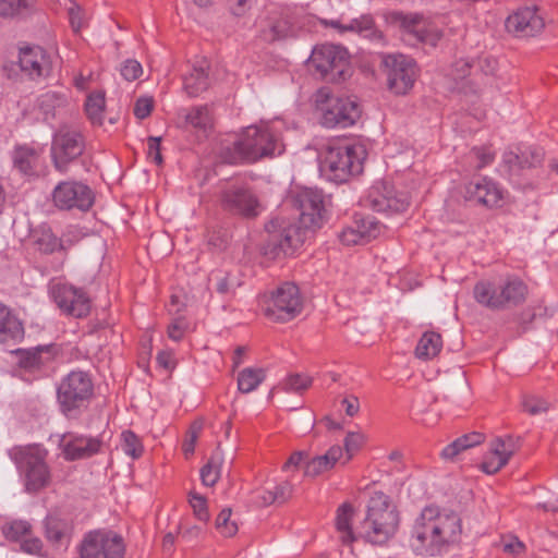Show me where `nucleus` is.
Returning a JSON list of instances; mask_svg holds the SVG:
<instances>
[{
	"label": "nucleus",
	"instance_id": "nucleus-1",
	"mask_svg": "<svg viewBox=\"0 0 558 558\" xmlns=\"http://www.w3.org/2000/svg\"><path fill=\"white\" fill-rule=\"evenodd\" d=\"M293 206L300 211L302 227L299 228L283 218L272 219L265 227L268 236L260 251L269 259L292 254L302 245L305 239V230H316L323 225L325 207L320 191L307 187L301 189L293 196Z\"/></svg>",
	"mask_w": 558,
	"mask_h": 558
},
{
	"label": "nucleus",
	"instance_id": "nucleus-2",
	"mask_svg": "<svg viewBox=\"0 0 558 558\" xmlns=\"http://www.w3.org/2000/svg\"><path fill=\"white\" fill-rule=\"evenodd\" d=\"M461 533V519L456 512H441L437 507L428 506L415 520L410 545L416 554L435 556L458 543Z\"/></svg>",
	"mask_w": 558,
	"mask_h": 558
},
{
	"label": "nucleus",
	"instance_id": "nucleus-3",
	"mask_svg": "<svg viewBox=\"0 0 558 558\" xmlns=\"http://www.w3.org/2000/svg\"><path fill=\"white\" fill-rule=\"evenodd\" d=\"M282 151L281 144L269 129L252 125L245 129L238 141L222 146L218 157L222 163L238 165L281 155Z\"/></svg>",
	"mask_w": 558,
	"mask_h": 558
},
{
	"label": "nucleus",
	"instance_id": "nucleus-4",
	"mask_svg": "<svg viewBox=\"0 0 558 558\" xmlns=\"http://www.w3.org/2000/svg\"><path fill=\"white\" fill-rule=\"evenodd\" d=\"M373 27L374 19L371 14H362L348 23H341L339 20H323L314 15L295 16L286 14L271 26V31L274 35H296L298 33L316 34L329 28L337 33H362L371 31Z\"/></svg>",
	"mask_w": 558,
	"mask_h": 558
},
{
	"label": "nucleus",
	"instance_id": "nucleus-5",
	"mask_svg": "<svg viewBox=\"0 0 558 558\" xmlns=\"http://www.w3.org/2000/svg\"><path fill=\"white\" fill-rule=\"evenodd\" d=\"M399 522V512L390 498L383 492H375L361 523V536L371 544L384 545L395 535Z\"/></svg>",
	"mask_w": 558,
	"mask_h": 558
},
{
	"label": "nucleus",
	"instance_id": "nucleus-6",
	"mask_svg": "<svg viewBox=\"0 0 558 558\" xmlns=\"http://www.w3.org/2000/svg\"><path fill=\"white\" fill-rule=\"evenodd\" d=\"M365 157L362 144H331L320 155L319 171L328 181L343 183L363 171Z\"/></svg>",
	"mask_w": 558,
	"mask_h": 558
},
{
	"label": "nucleus",
	"instance_id": "nucleus-7",
	"mask_svg": "<svg viewBox=\"0 0 558 558\" xmlns=\"http://www.w3.org/2000/svg\"><path fill=\"white\" fill-rule=\"evenodd\" d=\"M94 395V384L88 373L72 371L64 376L57 388L60 411L68 418H76L87 407Z\"/></svg>",
	"mask_w": 558,
	"mask_h": 558
},
{
	"label": "nucleus",
	"instance_id": "nucleus-8",
	"mask_svg": "<svg viewBox=\"0 0 558 558\" xmlns=\"http://www.w3.org/2000/svg\"><path fill=\"white\" fill-rule=\"evenodd\" d=\"M315 108L320 112L322 124L326 128H348L361 116L360 105L351 98L335 97L328 88H320L314 95Z\"/></svg>",
	"mask_w": 558,
	"mask_h": 558
},
{
	"label": "nucleus",
	"instance_id": "nucleus-9",
	"mask_svg": "<svg viewBox=\"0 0 558 558\" xmlns=\"http://www.w3.org/2000/svg\"><path fill=\"white\" fill-rule=\"evenodd\" d=\"M380 65L390 93L403 96L413 88L417 69L412 58L401 53L383 54Z\"/></svg>",
	"mask_w": 558,
	"mask_h": 558
},
{
	"label": "nucleus",
	"instance_id": "nucleus-10",
	"mask_svg": "<svg viewBox=\"0 0 558 558\" xmlns=\"http://www.w3.org/2000/svg\"><path fill=\"white\" fill-rule=\"evenodd\" d=\"M85 151V140L82 133L68 126H61L53 135L51 143V160L54 169L66 173L70 166L78 160Z\"/></svg>",
	"mask_w": 558,
	"mask_h": 558
},
{
	"label": "nucleus",
	"instance_id": "nucleus-11",
	"mask_svg": "<svg viewBox=\"0 0 558 558\" xmlns=\"http://www.w3.org/2000/svg\"><path fill=\"white\" fill-rule=\"evenodd\" d=\"M78 550L81 558H123L126 545L119 533L98 529L84 535Z\"/></svg>",
	"mask_w": 558,
	"mask_h": 558
},
{
	"label": "nucleus",
	"instance_id": "nucleus-12",
	"mask_svg": "<svg viewBox=\"0 0 558 558\" xmlns=\"http://www.w3.org/2000/svg\"><path fill=\"white\" fill-rule=\"evenodd\" d=\"M312 62L322 76L330 82H341L351 75L349 53L344 47L323 45L315 48Z\"/></svg>",
	"mask_w": 558,
	"mask_h": 558
},
{
	"label": "nucleus",
	"instance_id": "nucleus-13",
	"mask_svg": "<svg viewBox=\"0 0 558 558\" xmlns=\"http://www.w3.org/2000/svg\"><path fill=\"white\" fill-rule=\"evenodd\" d=\"M303 308L300 290L293 282H284L272 293L264 314L275 322L286 323L295 318Z\"/></svg>",
	"mask_w": 558,
	"mask_h": 558
},
{
	"label": "nucleus",
	"instance_id": "nucleus-14",
	"mask_svg": "<svg viewBox=\"0 0 558 558\" xmlns=\"http://www.w3.org/2000/svg\"><path fill=\"white\" fill-rule=\"evenodd\" d=\"M14 461L24 475L25 489L37 493L50 482V473L44 458L32 449H20L14 452Z\"/></svg>",
	"mask_w": 558,
	"mask_h": 558
},
{
	"label": "nucleus",
	"instance_id": "nucleus-15",
	"mask_svg": "<svg viewBox=\"0 0 558 558\" xmlns=\"http://www.w3.org/2000/svg\"><path fill=\"white\" fill-rule=\"evenodd\" d=\"M220 203L226 211L244 218H255L262 211L257 197L244 185L230 184L222 189Z\"/></svg>",
	"mask_w": 558,
	"mask_h": 558
},
{
	"label": "nucleus",
	"instance_id": "nucleus-16",
	"mask_svg": "<svg viewBox=\"0 0 558 558\" xmlns=\"http://www.w3.org/2000/svg\"><path fill=\"white\" fill-rule=\"evenodd\" d=\"M52 199L60 209L77 208L85 211L92 207L94 194L87 185L81 182L63 181L54 187Z\"/></svg>",
	"mask_w": 558,
	"mask_h": 558
},
{
	"label": "nucleus",
	"instance_id": "nucleus-17",
	"mask_svg": "<svg viewBox=\"0 0 558 558\" xmlns=\"http://www.w3.org/2000/svg\"><path fill=\"white\" fill-rule=\"evenodd\" d=\"M51 296L58 307L64 313L81 318L90 311V300L81 289L68 283L51 286Z\"/></svg>",
	"mask_w": 558,
	"mask_h": 558
},
{
	"label": "nucleus",
	"instance_id": "nucleus-18",
	"mask_svg": "<svg viewBox=\"0 0 558 558\" xmlns=\"http://www.w3.org/2000/svg\"><path fill=\"white\" fill-rule=\"evenodd\" d=\"M368 204L378 213H402L410 202L407 193L397 192L387 182H378L369 191Z\"/></svg>",
	"mask_w": 558,
	"mask_h": 558
},
{
	"label": "nucleus",
	"instance_id": "nucleus-19",
	"mask_svg": "<svg viewBox=\"0 0 558 558\" xmlns=\"http://www.w3.org/2000/svg\"><path fill=\"white\" fill-rule=\"evenodd\" d=\"M508 33H524L534 35L545 26L543 17L534 8H522L509 15L505 22Z\"/></svg>",
	"mask_w": 558,
	"mask_h": 558
},
{
	"label": "nucleus",
	"instance_id": "nucleus-20",
	"mask_svg": "<svg viewBox=\"0 0 558 558\" xmlns=\"http://www.w3.org/2000/svg\"><path fill=\"white\" fill-rule=\"evenodd\" d=\"M19 66L31 78H38L49 72L50 63L41 47L26 46L20 49Z\"/></svg>",
	"mask_w": 558,
	"mask_h": 558
},
{
	"label": "nucleus",
	"instance_id": "nucleus-21",
	"mask_svg": "<svg viewBox=\"0 0 558 558\" xmlns=\"http://www.w3.org/2000/svg\"><path fill=\"white\" fill-rule=\"evenodd\" d=\"M465 197L469 201L492 208L499 206L502 199V192L492 180L483 178L466 185Z\"/></svg>",
	"mask_w": 558,
	"mask_h": 558
},
{
	"label": "nucleus",
	"instance_id": "nucleus-22",
	"mask_svg": "<svg viewBox=\"0 0 558 558\" xmlns=\"http://www.w3.org/2000/svg\"><path fill=\"white\" fill-rule=\"evenodd\" d=\"M63 436L62 452L66 460L74 461L86 459L97 453L101 447V440L96 437Z\"/></svg>",
	"mask_w": 558,
	"mask_h": 558
},
{
	"label": "nucleus",
	"instance_id": "nucleus-23",
	"mask_svg": "<svg viewBox=\"0 0 558 558\" xmlns=\"http://www.w3.org/2000/svg\"><path fill=\"white\" fill-rule=\"evenodd\" d=\"M473 296L475 301L492 311H506L500 291V280L498 282L492 280H481L473 288Z\"/></svg>",
	"mask_w": 558,
	"mask_h": 558
},
{
	"label": "nucleus",
	"instance_id": "nucleus-24",
	"mask_svg": "<svg viewBox=\"0 0 558 558\" xmlns=\"http://www.w3.org/2000/svg\"><path fill=\"white\" fill-rule=\"evenodd\" d=\"M513 452L512 445H507L506 440L497 437L490 442L489 456L484 459L481 469L486 474H495L508 463Z\"/></svg>",
	"mask_w": 558,
	"mask_h": 558
},
{
	"label": "nucleus",
	"instance_id": "nucleus-25",
	"mask_svg": "<svg viewBox=\"0 0 558 558\" xmlns=\"http://www.w3.org/2000/svg\"><path fill=\"white\" fill-rule=\"evenodd\" d=\"M500 291L505 308L510 310L523 304L527 295V286L517 276H507L500 279Z\"/></svg>",
	"mask_w": 558,
	"mask_h": 558
},
{
	"label": "nucleus",
	"instance_id": "nucleus-26",
	"mask_svg": "<svg viewBox=\"0 0 558 558\" xmlns=\"http://www.w3.org/2000/svg\"><path fill=\"white\" fill-rule=\"evenodd\" d=\"M24 337L22 322L4 304L0 303V343L17 342Z\"/></svg>",
	"mask_w": 558,
	"mask_h": 558
},
{
	"label": "nucleus",
	"instance_id": "nucleus-27",
	"mask_svg": "<svg viewBox=\"0 0 558 558\" xmlns=\"http://www.w3.org/2000/svg\"><path fill=\"white\" fill-rule=\"evenodd\" d=\"M343 456L342 447L336 445L322 456H317L305 462L304 474L306 476L315 477L319 474L329 471Z\"/></svg>",
	"mask_w": 558,
	"mask_h": 558
},
{
	"label": "nucleus",
	"instance_id": "nucleus-28",
	"mask_svg": "<svg viewBox=\"0 0 558 558\" xmlns=\"http://www.w3.org/2000/svg\"><path fill=\"white\" fill-rule=\"evenodd\" d=\"M15 354L19 356V365L25 369L39 368L53 356L52 345H38L36 348L23 350L17 349Z\"/></svg>",
	"mask_w": 558,
	"mask_h": 558
},
{
	"label": "nucleus",
	"instance_id": "nucleus-29",
	"mask_svg": "<svg viewBox=\"0 0 558 558\" xmlns=\"http://www.w3.org/2000/svg\"><path fill=\"white\" fill-rule=\"evenodd\" d=\"M384 20L387 25L398 28L402 32L410 33L411 35H422L421 29L416 32V25L424 22V17L417 13L404 14L401 11H388L384 13Z\"/></svg>",
	"mask_w": 558,
	"mask_h": 558
},
{
	"label": "nucleus",
	"instance_id": "nucleus-30",
	"mask_svg": "<svg viewBox=\"0 0 558 558\" xmlns=\"http://www.w3.org/2000/svg\"><path fill=\"white\" fill-rule=\"evenodd\" d=\"M473 60L469 59H459L454 61L446 76L451 81L449 84V88L457 89L459 92L468 93L475 92V88L468 87V82L465 78L470 75L471 68L473 65Z\"/></svg>",
	"mask_w": 558,
	"mask_h": 558
},
{
	"label": "nucleus",
	"instance_id": "nucleus-31",
	"mask_svg": "<svg viewBox=\"0 0 558 558\" xmlns=\"http://www.w3.org/2000/svg\"><path fill=\"white\" fill-rule=\"evenodd\" d=\"M485 439V436L481 433L473 432L470 434H465L456 440H453L451 444L446 446L441 452L440 457L444 460H450L452 461L460 452L472 448L474 446L481 445Z\"/></svg>",
	"mask_w": 558,
	"mask_h": 558
},
{
	"label": "nucleus",
	"instance_id": "nucleus-32",
	"mask_svg": "<svg viewBox=\"0 0 558 558\" xmlns=\"http://www.w3.org/2000/svg\"><path fill=\"white\" fill-rule=\"evenodd\" d=\"M442 347L441 337L434 331L423 333L415 349V355L421 360H430L435 357Z\"/></svg>",
	"mask_w": 558,
	"mask_h": 558
},
{
	"label": "nucleus",
	"instance_id": "nucleus-33",
	"mask_svg": "<svg viewBox=\"0 0 558 558\" xmlns=\"http://www.w3.org/2000/svg\"><path fill=\"white\" fill-rule=\"evenodd\" d=\"M353 517V507L345 502L337 510L336 527L341 533V541L343 544H351L356 539L352 527L351 520Z\"/></svg>",
	"mask_w": 558,
	"mask_h": 558
},
{
	"label": "nucleus",
	"instance_id": "nucleus-34",
	"mask_svg": "<svg viewBox=\"0 0 558 558\" xmlns=\"http://www.w3.org/2000/svg\"><path fill=\"white\" fill-rule=\"evenodd\" d=\"M35 244L38 250L45 254H52L57 251H65L68 248L62 239H59L50 228L45 227L36 233Z\"/></svg>",
	"mask_w": 558,
	"mask_h": 558
},
{
	"label": "nucleus",
	"instance_id": "nucleus-35",
	"mask_svg": "<svg viewBox=\"0 0 558 558\" xmlns=\"http://www.w3.org/2000/svg\"><path fill=\"white\" fill-rule=\"evenodd\" d=\"M223 462L221 445L218 442L216 452L208 462L201 469V478L204 485L214 486L220 477V468Z\"/></svg>",
	"mask_w": 558,
	"mask_h": 558
},
{
	"label": "nucleus",
	"instance_id": "nucleus-36",
	"mask_svg": "<svg viewBox=\"0 0 558 558\" xmlns=\"http://www.w3.org/2000/svg\"><path fill=\"white\" fill-rule=\"evenodd\" d=\"M263 368L246 367L238 375V389L242 393L254 391L265 379Z\"/></svg>",
	"mask_w": 558,
	"mask_h": 558
},
{
	"label": "nucleus",
	"instance_id": "nucleus-37",
	"mask_svg": "<svg viewBox=\"0 0 558 558\" xmlns=\"http://www.w3.org/2000/svg\"><path fill=\"white\" fill-rule=\"evenodd\" d=\"M208 86V73L205 65L195 66L184 81V87L190 96H197L206 90Z\"/></svg>",
	"mask_w": 558,
	"mask_h": 558
},
{
	"label": "nucleus",
	"instance_id": "nucleus-38",
	"mask_svg": "<svg viewBox=\"0 0 558 558\" xmlns=\"http://www.w3.org/2000/svg\"><path fill=\"white\" fill-rule=\"evenodd\" d=\"M68 523L57 517L49 515L45 520V533L49 542L54 546L62 545L68 532Z\"/></svg>",
	"mask_w": 558,
	"mask_h": 558
},
{
	"label": "nucleus",
	"instance_id": "nucleus-39",
	"mask_svg": "<svg viewBox=\"0 0 558 558\" xmlns=\"http://www.w3.org/2000/svg\"><path fill=\"white\" fill-rule=\"evenodd\" d=\"M36 160L37 154L35 149L31 147H19L14 150V166L24 174H31L33 172Z\"/></svg>",
	"mask_w": 558,
	"mask_h": 558
},
{
	"label": "nucleus",
	"instance_id": "nucleus-40",
	"mask_svg": "<svg viewBox=\"0 0 558 558\" xmlns=\"http://www.w3.org/2000/svg\"><path fill=\"white\" fill-rule=\"evenodd\" d=\"M105 109V94L101 92L90 94L85 102V111L94 124L102 123Z\"/></svg>",
	"mask_w": 558,
	"mask_h": 558
},
{
	"label": "nucleus",
	"instance_id": "nucleus-41",
	"mask_svg": "<svg viewBox=\"0 0 558 558\" xmlns=\"http://www.w3.org/2000/svg\"><path fill=\"white\" fill-rule=\"evenodd\" d=\"M186 123L195 129L206 131L211 126V118L207 106L193 108L185 117Z\"/></svg>",
	"mask_w": 558,
	"mask_h": 558
},
{
	"label": "nucleus",
	"instance_id": "nucleus-42",
	"mask_svg": "<svg viewBox=\"0 0 558 558\" xmlns=\"http://www.w3.org/2000/svg\"><path fill=\"white\" fill-rule=\"evenodd\" d=\"M354 223L365 243L380 233L381 225L374 217L367 216L355 220Z\"/></svg>",
	"mask_w": 558,
	"mask_h": 558
},
{
	"label": "nucleus",
	"instance_id": "nucleus-43",
	"mask_svg": "<svg viewBox=\"0 0 558 558\" xmlns=\"http://www.w3.org/2000/svg\"><path fill=\"white\" fill-rule=\"evenodd\" d=\"M121 437L122 449L125 454L132 457L133 459L140 458L143 453V446L140 441V438L131 430H124Z\"/></svg>",
	"mask_w": 558,
	"mask_h": 558
},
{
	"label": "nucleus",
	"instance_id": "nucleus-44",
	"mask_svg": "<svg viewBox=\"0 0 558 558\" xmlns=\"http://www.w3.org/2000/svg\"><path fill=\"white\" fill-rule=\"evenodd\" d=\"M231 509L225 508L220 511L216 519L217 530L226 537H231L238 532V525L235 522L230 521Z\"/></svg>",
	"mask_w": 558,
	"mask_h": 558
},
{
	"label": "nucleus",
	"instance_id": "nucleus-45",
	"mask_svg": "<svg viewBox=\"0 0 558 558\" xmlns=\"http://www.w3.org/2000/svg\"><path fill=\"white\" fill-rule=\"evenodd\" d=\"M31 531V524L27 521H13L3 529L8 539L22 541Z\"/></svg>",
	"mask_w": 558,
	"mask_h": 558
},
{
	"label": "nucleus",
	"instance_id": "nucleus-46",
	"mask_svg": "<svg viewBox=\"0 0 558 558\" xmlns=\"http://www.w3.org/2000/svg\"><path fill=\"white\" fill-rule=\"evenodd\" d=\"M366 441V436L360 432H349L344 438V450L347 461H349L355 452H357Z\"/></svg>",
	"mask_w": 558,
	"mask_h": 558
},
{
	"label": "nucleus",
	"instance_id": "nucleus-47",
	"mask_svg": "<svg viewBox=\"0 0 558 558\" xmlns=\"http://www.w3.org/2000/svg\"><path fill=\"white\" fill-rule=\"evenodd\" d=\"M203 426H204L203 420H196L191 424V426L186 433V438L182 446L183 451L186 456H190L194 452L195 444H196L198 436L203 429Z\"/></svg>",
	"mask_w": 558,
	"mask_h": 558
},
{
	"label": "nucleus",
	"instance_id": "nucleus-48",
	"mask_svg": "<svg viewBox=\"0 0 558 558\" xmlns=\"http://www.w3.org/2000/svg\"><path fill=\"white\" fill-rule=\"evenodd\" d=\"M523 409L531 415L545 413L549 409V402L537 396H527L522 401Z\"/></svg>",
	"mask_w": 558,
	"mask_h": 558
},
{
	"label": "nucleus",
	"instance_id": "nucleus-49",
	"mask_svg": "<svg viewBox=\"0 0 558 558\" xmlns=\"http://www.w3.org/2000/svg\"><path fill=\"white\" fill-rule=\"evenodd\" d=\"M65 98L57 92H47L38 98V106L46 113L64 104Z\"/></svg>",
	"mask_w": 558,
	"mask_h": 558
},
{
	"label": "nucleus",
	"instance_id": "nucleus-50",
	"mask_svg": "<svg viewBox=\"0 0 558 558\" xmlns=\"http://www.w3.org/2000/svg\"><path fill=\"white\" fill-rule=\"evenodd\" d=\"M521 158V169L531 168L538 166L542 160L544 153L541 148L529 147L525 150L519 153Z\"/></svg>",
	"mask_w": 558,
	"mask_h": 558
},
{
	"label": "nucleus",
	"instance_id": "nucleus-51",
	"mask_svg": "<svg viewBox=\"0 0 558 558\" xmlns=\"http://www.w3.org/2000/svg\"><path fill=\"white\" fill-rule=\"evenodd\" d=\"M190 504L193 508L194 514L199 521L207 522L209 520V512L207 509L206 498L196 493H190Z\"/></svg>",
	"mask_w": 558,
	"mask_h": 558
},
{
	"label": "nucleus",
	"instance_id": "nucleus-52",
	"mask_svg": "<svg viewBox=\"0 0 558 558\" xmlns=\"http://www.w3.org/2000/svg\"><path fill=\"white\" fill-rule=\"evenodd\" d=\"M312 384V379L300 374L291 375L283 384L286 391L300 392L307 389Z\"/></svg>",
	"mask_w": 558,
	"mask_h": 558
},
{
	"label": "nucleus",
	"instance_id": "nucleus-53",
	"mask_svg": "<svg viewBox=\"0 0 558 558\" xmlns=\"http://www.w3.org/2000/svg\"><path fill=\"white\" fill-rule=\"evenodd\" d=\"M189 328V324L186 319L182 316H178L173 318V320L169 324L167 333L170 339L173 341H179L183 338L185 331Z\"/></svg>",
	"mask_w": 558,
	"mask_h": 558
},
{
	"label": "nucleus",
	"instance_id": "nucleus-54",
	"mask_svg": "<svg viewBox=\"0 0 558 558\" xmlns=\"http://www.w3.org/2000/svg\"><path fill=\"white\" fill-rule=\"evenodd\" d=\"M154 98L150 96L138 97L134 105V116L140 119H146L153 111Z\"/></svg>",
	"mask_w": 558,
	"mask_h": 558
},
{
	"label": "nucleus",
	"instance_id": "nucleus-55",
	"mask_svg": "<svg viewBox=\"0 0 558 558\" xmlns=\"http://www.w3.org/2000/svg\"><path fill=\"white\" fill-rule=\"evenodd\" d=\"M229 243V234L226 230H214L208 234V245L214 251H223Z\"/></svg>",
	"mask_w": 558,
	"mask_h": 558
},
{
	"label": "nucleus",
	"instance_id": "nucleus-56",
	"mask_svg": "<svg viewBox=\"0 0 558 558\" xmlns=\"http://www.w3.org/2000/svg\"><path fill=\"white\" fill-rule=\"evenodd\" d=\"M521 158L519 153L508 150L502 156V167L509 174L518 173L521 169Z\"/></svg>",
	"mask_w": 558,
	"mask_h": 558
},
{
	"label": "nucleus",
	"instance_id": "nucleus-57",
	"mask_svg": "<svg viewBox=\"0 0 558 558\" xmlns=\"http://www.w3.org/2000/svg\"><path fill=\"white\" fill-rule=\"evenodd\" d=\"M120 72H121V75L126 81L131 82V81H134L140 77V75L143 72V69H142V65L140 62H137L136 60H133V59H129V60L124 61V63L121 66Z\"/></svg>",
	"mask_w": 558,
	"mask_h": 558
},
{
	"label": "nucleus",
	"instance_id": "nucleus-58",
	"mask_svg": "<svg viewBox=\"0 0 558 558\" xmlns=\"http://www.w3.org/2000/svg\"><path fill=\"white\" fill-rule=\"evenodd\" d=\"M339 240L344 245L365 243L356 227H347L339 233Z\"/></svg>",
	"mask_w": 558,
	"mask_h": 558
},
{
	"label": "nucleus",
	"instance_id": "nucleus-59",
	"mask_svg": "<svg viewBox=\"0 0 558 558\" xmlns=\"http://www.w3.org/2000/svg\"><path fill=\"white\" fill-rule=\"evenodd\" d=\"M25 5L24 0H0V16H13L25 8Z\"/></svg>",
	"mask_w": 558,
	"mask_h": 558
},
{
	"label": "nucleus",
	"instance_id": "nucleus-60",
	"mask_svg": "<svg viewBox=\"0 0 558 558\" xmlns=\"http://www.w3.org/2000/svg\"><path fill=\"white\" fill-rule=\"evenodd\" d=\"M274 494L276 495V501L277 504L281 505L288 501L293 493V485L284 481L276 486L272 487Z\"/></svg>",
	"mask_w": 558,
	"mask_h": 558
},
{
	"label": "nucleus",
	"instance_id": "nucleus-61",
	"mask_svg": "<svg viewBox=\"0 0 558 558\" xmlns=\"http://www.w3.org/2000/svg\"><path fill=\"white\" fill-rule=\"evenodd\" d=\"M161 137L149 136L147 140L148 144V157L151 158L156 165L160 166L162 163L161 148H160Z\"/></svg>",
	"mask_w": 558,
	"mask_h": 558
},
{
	"label": "nucleus",
	"instance_id": "nucleus-62",
	"mask_svg": "<svg viewBox=\"0 0 558 558\" xmlns=\"http://www.w3.org/2000/svg\"><path fill=\"white\" fill-rule=\"evenodd\" d=\"M477 65L484 75H495L498 68V61L496 58L487 56L478 58Z\"/></svg>",
	"mask_w": 558,
	"mask_h": 558
},
{
	"label": "nucleus",
	"instance_id": "nucleus-63",
	"mask_svg": "<svg viewBox=\"0 0 558 558\" xmlns=\"http://www.w3.org/2000/svg\"><path fill=\"white\" fill-rule=\"evenodd\" d=\"M68 14L73 32H80L83 25L81 8L76 3H72V5L68 9Z\"/></svg>",
	"mask_w": 558,
	"mask_h": 558
},
{
	"label": "nucleus",
	"instance_id": "nucleus-64",
	"mask_svg": "<svg viewBox=\"0 0 558 558\" xmlns=\"http://www.w3.org/2000/svg\"><path fill=\"white\" fill-rule=\"evenodd\" d=\"M21 548L27 554H39L43 548V543L37 537H24L21 541Z\"/></svg>",
	"mask_w": 558,
	"mask_h": 558
}]
</instances>
